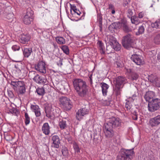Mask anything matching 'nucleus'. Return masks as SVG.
I'll return each instance as SVG.
<instances>
[{"label":"nucleus","mask_w":160,"mask_h":160,"mask_svg":"<svg viewBox=\"0 0 160 160\" xmlns=\"http://www.w3.org/2000/svg\"><path fill=\"white\" fill-rule=\"evenodd\" d=\"M120 24V22H113L109 26L108 28L109 30L117 29L118 28L117 25Z\"/></svg>","instance_id":"nucleus-34"},{"label":"nucleus","mask_w":160,"mask_h":160,"mask_svg":"<svg viewBox=\"0 0 160 160\" xmlns=\"http://www.w3.org/2000/svg\"><path fill=\"white\" fill-rule=\"evenodd\" d=\"M50 127L47 122L43 124L42 128V132L46 135H48L50 133Z\"/></svg>","instance_id":"nucleus-19"},{"label":"nucleus","mask_w":160,"mask_h":160,"mask_svg":"<svg viewBox=\"0 0 160 160\" xmlns=\"http://www.w3.org/2000/svg\"><path fill=\"white\" fill-rule=\"evenodd\" d=\"M115 85H118L120 86H123V85L125 82V78L123 77L118 76L116 78Z\"/></svg>","instance_id":"nucleus-21"},{"label":"nucleus","mask_w":160,"mask_h":160,"mask_svg":"<svg viewBox=\"0 0 160 160\" xmlns=\"http://www.w3.org/2000/svg\"><path fill=\"white\" fill-rule=\"evenodd\" d=\"M107 41L109 45L111 47L117 42L116 38L112 36H109L108 37Z\"/></svg>","instance_id":"nucleus-24"},{"label":"nucleus","mask_w":160,"mask_h":160,"mask_svg":"<svg viewBox=\"0 0 160 160\" xmlns=\"http://www.w3.org/2000/svg\"><path fill=\"white\" fill-rule=\"evenodd\" d=\"M131 59L138 65H140L144 64V61L141 58L140 56L136 54L132 55Z\"/></svg>","instance_id":"nucleus-12"},{"label":"nucleus","mask_w":160,"mask_h":160,"mask_svg":"<svg viewBox=\"0 0 160 160\" xmlns=\"http://www.w3.org/2000/svg\"><path fill=\"white\" fill-rule=\"evenodd\" d=\"M101 84L102 85L101 88L102 94L104 96L106 95L108 92V88L109 86L104 82H102L101 83Z\"/></svg>","instance_id":"nucleus-25"},{"label":"nucleus","mask_w":160,"mask_h":160,"mask_svg":"<svg viewBox=\"0 0 160 160\" xmlns=\"http://www.w3.org/2000/svg\"><path fill=\"white\" fill-rule=\"evenodd\" d=\"M151 26L152 28H160V18L154 22L152 23Z\"/></svg>","instance_id":"nucleus-29"},{"label":"nucleus","mask_w":160,"mask_h":160,"mask_svg":"<svg viewBox=\"0 0 160 160\" xmlns=\"http://www.w3.org/2000/svg\"><path fill=\"white\" fill-rule=\"evenodd\" d=\"M9 111L11 113L15 115H17L18 114V110L15 108L10 109Z\"/></svg>","instance_id":"nucleus-45"},{"label":"nucleus","mask_w":160,"mask_h":160,"mask_svg":"<svg viewBox=\"0 0 160 160\" xmlns=\"http://www.w3.org/2000/svg\"><path fill=\"white\" fill-rule=\"evenodd\" d=\"M121 45L118 42H117L115 44H114L111 47L116 51H119L121 49Z\"/></svg>","instance_id":"nucleus-32"},{"label":"nucleus","mask_w":160,"mask_h":160,"mask_svg":"<svg viewBox=\"0 0 160 160\" xmlns=\"http://www.w3.org/2000/svg\"><path fill=\"white\" fill-rule=\"evenodd\" d=\"M121 120L118 118L112 117L109 119L107 123L104 125V132L107 138H112L118 133L115 131V129L121 126Z\"/></svg>","instance_id":"nucleus-1"},{"label":"nucleus","mask_w":160,"mask_h":160,"mask_svg":"<svg viewBox=\"0 0 160 160\" xmlns=\"http://www.w3.org/2000/svg\"><path fill=\"white\" fill-rule=\"evenodd\" d=\"M43 107L46 116L48 118L51 119L52 118L59 115V109L56 107L54 110H52V105L51 103H46L44 104Z\"/></svg>","instance_id":"nucleus-3"},{"label":"nucleus","mask_w":160,"mask_h":160,"mask_svg":"<svg viewBox=\"0 0 160 160\" xmlns=\"http://www.w3.org/2000/svg\"><path fill=\"white\" fill-rule=\"evenodd\" d=\"M31 108L34 112L39 108V107L38 105H31Z\"/></svg>","instance_id":"nucleus-48"},{"label":"nucleus","mask_w":160,"mask_h":160,"mask_svg":"<svg viewBox=\"0 0 160 160\" xmlns=\"http://www.w3.org/2000/svg\"><path fill=\"white\" fill-rule=\"evenodd\" d=\"M10 84L18 95H23L25 92L26 88L23 81H12Z\"/></svg>","instance_id":"nucleus-4"},{"label":"nucleus","mask_w":160,"mask_h":160,"mask_svg":"<svg viewBox=\"0 0 160 160\" xmlns=\"http://www.w3.org/2000/svg\"><path fill=\"white\" fill-rule=\"evenodd\" d=\"M131 18L132 23L135 24L136 25H137L138 23L139 22L138 20V18H132V17Z\"/></svg>","instance_id":"nucleus-46"},{"label":"nucleus","mask_w":160,"mask_h":160,"mask_svg":"<svg viewBox=\"0 0 160 160\" xmlns=\"http://www.w3.org/2000/svg\"><path fill=\"white\" fill-rule=\"evenodd\" d=\"M63 60V58L62 59L58 57H57L56 62L58 66L61 67L62 65V61Z\"/></svg>","instance_id":"nucleus-39"},{"label":"nucleus","mask_w":160,"mask_h":160,"mask_svg":"<svg viewBox=\"0 0 160 160\" xmlns=\"http://www.w3.org/2000/svg\"><path fill=\"white\" fill-rule=\"evenodd\" d=\"M89 112V110L86 108H82L78 110L76 114V118L78 120H80L82 117L88 114Z\"/></svg>","instance_id":"nucleus-10"},{"label":"nucleus","mask_w":160,"mask_h":160,"mask_svg":"<svg viewBox=\"0 0 160 160\" xmlns=\"http://www.w3.org/2000/svg\"><path fill=\"white\" fill-rule=\"evenodd\" d=\"M47 84L44 85L41 88H38L36 90L38 94L39 95L43 96L45 93L44 88L46 86H48Z\"/></svg>","instance_id":"nucleus-26"},{"label":"nucleus","mask_w":160,"mask_h":160,"mask_svg":"<svg viewBox=\"0 0 160 160\" xmlns=\"http://www.w3.org/2000/svg\"><path fill=\"white\" fill-rule=\"evenodd\" d=\"M72 84L79 96L84 98L88 96L89 87L85 81L81 79L75 78L73 80Z\"/></svg>","instance_id":"nucleus-2"},{"label":"nucleus","mask_w":160,"mask_h":160,"mask_svg":"<svg viewBox=\"0 0 160 160\" xmlns=\"http://www.w3.org/2000/svg\"><path fill=\"white\" fill-rule=\"evenodd\" d=\"M37 73L35 71H32L29 72L28 77L31 79H33L37 74Z\"/></svg>","instance_id":"nucleus-31"},{"label":"nucleus","mask_w":160,"mask_h":160,"mask_svg":"<svg viewBox=\"0 0 160 160\" xmlns=\"http://www.w3.org/2000/svg\"><path fill=\"white\" fill-rule=\"evenodd\" d=\"M90 82L91 84H92V79L91 78H90Z\"/></svg>","instance_id":"nucleus-63"},{"label":"nucleus","mask_w":160,"mask_h":160,"mask_svg":"<svg viewBox=\"0 0 160 160\" xmlns=\"http://www.w3.org/2000/svg\"><path fill=\"white\" fill-rule=\"evenodd\" d=\"M123 86H119L118 85H115L114 87L113 90L116 96H118L121 94V88Z\"/></svg>","instance_id":"nucleus-27"},{"label":"nucleus","mask_w":160,"mask_h":160,"mask_svg":"<svg viewBox=\"0 0 160 160\" xmlns=\"http://www.w3.org/2000/svg\"><path fill=\"white\" fill-rule=\"evenodd\" d=\"M25 122L26 125L28 124L30 121V118L27 113H25Z\"/></svg>","instance_id":"nucleus-43"},{"label":"nucleus","mask_w":160,"mask_h":160,"mask_svg":"<svg viewBox=\"0 0 160 160\" xmlns=\"http://www.w3.org/2000/svg\"><path fill=\"white\" fill-rule=\"evenodd\" d=\"M74 13H76L78 15H80L81 14V12L77 9V11H76L75 12H74Z\"/></svg>","instance_id":"nucleus-59"},{"label":"nucleus","mask_w":160,"mask_h":160,"mask_svg":"<svg viewBox=\"0 0 160 160\" xmlns=\"http://www.w3.org/2000/svg\"><path fill=\"white\" fill-rule=\"evenodd\" d=\"M138 110L137 109H136L135 110H132L131 112V113L132 115H135L138 116Z\"/></svg>","instance_id":"nucleus-55"},{"label":"nucleus","mask_w":160,"mask_h":160,"mask_svg":"<svg viewBox=\"0 0 160 160\" xmlns=\"http://www.w3.org/2000/svg\"><path fill=\"white\" fill-rule=\"evenodd\" d=\"M136 96L135 94H134L131 97H129L128 99L130 101V102H133L134 100L136 99Z\"/></svg>","instance_id":"nucleus-54"},{"label":"nucleus","mask_w":160,"mask_h":160,"mask_svg":"<svg viewBox=\"0 0 160 160\" xmlns=\"http://www.w3.org/2000/svg\"><path fill=\"white\" fill-rule=\"evenodd\" d=\"M133 37L130 34H127L124 36L122 39V46L127 49L133 48Z\"/></svg>","instance_id":"nucleus-5"},{"label":"nucleus","mask_w":160,"mask_h":160,"mask_svg":"<svg viewBox=\"0 0 160 160\" xmlns=\"http://www.w3.org/2000/svg\"><path fill=\"white\" fill-rule=\"evenodd\" d=\"M153 83L155 84L156 86L160 87V80L158 79V78L156 79L155 82H153Z\"/></svg>","instance_id":"nucleus-50"},{"label":"nucleus","mask_w":160,"mask_h":160,"mask_svg":"<svg viewBox=\"0 0 160 160\" xmlns=\"http://www.w3.org/2000/svg\"><path fill=\"white\" fill-rule=\"evenodd\" d=\"M5 139L7 141H10L12 139V137L11 135L7 133L4 134Z\"/></svg>","instance_id":"nucleus-44"},{"label":"nucleus","mask_w":160,"mask_h":160,"mask_svg":"<svg viewBox=\"0 0 160 160\" xmlns=\"http://www.w3.org/2000/svg\"><path fill=\"white\" fill-rule=\"evenodd\" d=\"M133 13L132 10L130 9H128V15L127 16L129 18H131L132 17V15H133Z\"/></svg>","instance_id":"nucleus-51"},{"label":"nucleus","mask_w":160,"mask_h":160,"mask_svg":"<svg viewBox=\"0 0 160 160\" xmlns=\"http://www.w3.org/2000/svg\"><path fill=\"white\" fill-rule=\"evenodd\" d=\"M145 27L146 25L145 24H142V25L139 27L138 29L139 34H142L144 33Z\"/></svg>","instance_id":"nucleus-35"},{"label":"nucleus","mask_w":160,"mask_h":160,"mask_svg":"<svg viewBox=\"0 0 160 160\" xmlns=\"http://www.w3.org/2000/svg\"><path fill=\"white\" fill-rule=\"evenodd\" d=\"M62 154L63 156H67L68 154V148L66 147H63L62 150Z\"/></svg>","instance_id":"nucleus-40"},{"label":"nucleus","mask_w":160,"mask_h":160,"mask_svg":"<svg viewBox=\"0 0 160 160\" xmlns=\"http://www.w3.org/2000/svg\"><path fill=\"white\" fill-rule=\"evenodd\" d=\"M115 12L114 9L112 10L111 13L112 14H114L115 13Z\"/></svg>","instance_id":"nucleus-62"},{"label":"nucleus","mask_w":160,"mask_h":160,"mask_svg":"<svg viewBox=\"0 0 160 160\" xmlns=\"http://www.w3.org/2000/svg\"><path fill=\"white\" fill-rule=\"evenodd\" d=\"M56 40L57 42L59 44H63L65 43V39L62 37H57Z\"/></svg>","instance_id":"nucleus-33"},{"label":"nucleus","mask_w":160,"mask_h":160,"mask_svg":"<svg viewBox=\"0 0 160 160\" xmlns=\"http://www.w3.org/2000/svg\"><path fill=\"white\" fill-rule=\"evenodd\" d=\"M138 17L139 18H141L143 17V16L142 14V12H140L139 13Z\"/></svg>","instance_id":"nucleus-61"},{"label":"nucleus","mask_w":160,"mask_h":160,"mask_svg":"<svg viewBox=\"0 0 160 160\" xmlns=\"http://www.w3.org/2000/svg\"><path fill=\"white\" fill-rule=\"evenodd\" d=\"M22 50L24 57L26 58L28 57L32 52V49L31 48H24L23 49L22 48Z\"/></svg>","instance_id":"nucleus-23"},{"label":"nucleus","mask_w":160,"mask_h":160,"mask_svg":"<svg viewBox=\"0 0 160 160\" xmlns=\"http://www.w3.org/2000/svg\"><path fill=\"white\" fill-rule=\"evenodd\" d=\"M157 78V76L151 74L149 76L148 79L150 82L153 83L154 82H155V81Z\"/></svg>","instance_id":"nucleus-37"},{"label":"nucleus","mask_w":160,"mask_h":160,"mask_svg":"<svg viewBox=\"0 0 160 160\" xmlns=\"http://www.w3.org/2000/svg\"><path fill=\"white\" fill-rule=\"evenodd\" d=\"M13 16V14L11 13H9L7 15L6 18L8 22H12L14 18Z\"/></svg>","instance_id":"nucleus-41"},{"label":"nucleus","mask_w":160,"mask_h":160,"mask_svg":"<svg viewBox=\"0 0 160 160\" xmlns=\"http://www.w3.org/2000/svg\"><path fill=\"white\" fill-rule=\"evenodd\" d=\"M33 80L36 83L38 84L44 83L46 82V79H43L42 77L40 76L38 74L36 76Z\"/></svg>","instance_id":"nucleus-22"},{"label":"nucleus","mask_w":160,"mask_h":160,"mask_svg":"<svg viewBox=\"0 0 160 160\" xmlns=\"http://www.w3.org/2000/svg\"><path fill=\"white\" fill-rule=\"evenodd\" d=\"M154 42L158 44H160V33L157 34L154 38Z\"/></svg>","instance_id":"nucleus-36"},{"label":"nucleus","mask_w":160,"mask_h":160,"mask_svg":"<svg viewBox=\"0 0 160 160\" xmlns=\"http://www.w3.org/2000/svg\"><path fill=\"white\" fill-rule=\"evenodd\" d=\"M45 65V62L42 61H40L35 65V68L41 72L45 73L46 72Z\"/></svg>","instance_id":"nucleus-11"},{"label":"nucleus","mask_w":160,"mask_h":160,"mask_svg":"<svg viewBox=\"0 0 160 160\" xmlns=\"http://www.w3.org/2000/svg\"><path fill=\"white\" fill-rule=\"evenodd\" d=\"M2 12V9H1V6H0V15L1 14V12Z\"/></svg>","instance_id":"nucleus-64"},{"label":"nucleus","mask_w":160,"mask_h":160,"mask_svg":"<svg viewBox=\"0 0 160 160\" xmlns=\"http://www.w3.org/2000/svg\"><path fill=\"white\" fill-rule=\"evenodd\" d=\"M128 72L129 73V79L132 81H136L139 77V74L129 69Z\"/></svg>","instance_id":"nucleus-15"},{"label":"nucleus","mask_w":160,"mask_h":160,"mask_svg":"<svg viewBox=\"0 0 160 160\" xmlns=\"http://www.w3.org/2000/svg\"><path fill=\"white\" fill-rule=\"evenodd\" d=\"M132 119L134 120H136L138 119V116H137L132 115Z\"/></svg>","instance_id":"nucleus-60"},{"label":"nucleus","mask_w":160,"mask_h":160,"mask_svg":"<svg viewBox=\"0 0 160 160\" xmlns=\"http://www.w3.org/2000/svg\"><path fill=\"white\" fill-rule=\"evenodd\" d=\"M149 123L152 127L158 126L160 123V115H158L151 119Z\"/></svg>","instance_id":"nucleus-14"},{"label":"nucleus","mask_w":160,"mask_h":160,"mask_svg":"<svg viewBox=\"0 0 160 160\" xmlns=\"http://www.w3.org/2000/svg\"><path fill=\"white\" fill-rule=\"evenodd\" d=\"M108 8L109 9H111V10L114 9L113 5L111 4H110L109 5Z\"/></svg>","instance_id":"nucleus-58"},{"label":"nucleus","mask_w":160,"mask_h":160,"mask_svg":"<svg viewBox=\"0 0 160 160\" xmlns=\"http://www.w3.org/2000/svg\"><path fill=\"white\" fill-rule=\"evenodd\" d=\"M155 96V93L151 91H148L145 94L144 96V98L146 101L149 102L151 101V99H154L153 97Z\"/></svg>","instance_id":"nucleus-16"},{"label":"nucleus","mask_w":160,"mask_h":160,"mask_svg":"<svg viewBox=\"0 0 160 160\" xmlns=\"http://www.w3.org/2000/svg\"><path fill=\"white\" fill-rule=\"evenodd\" d=\"M69 121L66 118L62 119L59 123L60 128L62 129H64L67 127V122Z\"/></svg>","instance_id":"nucleus-20"},{"label":"nucleus","mask_w":160,"mask_h":160,"mask_svg":"<svg viewBox=\"0 0 160 160\" xmlns=\"http://www.w3.org/2000/svg\"><path fill=\"white\" fill-rule=\"evenodd\" d=\"M59 104L64 110L69 111L72 108V105L70 99L65 97H61L59 99Z\"/></svg>","instance_id":"nucleus-7"},{"label":"nucleus","mask_w":160,"mask_h":160,"mask_svg":"<svg viewBox=\"0 0 160 160\" xmlns=\"http://www.w3.org/2000/svg\"><path fill=\"white\" fill-rule=\"evenodd\" d=\"M70 8H71V13L72 14V10L73 11L75 12L76 11H77V8L74 5H73L71 4H70Z\"/></svg>","instance_id":"nucleus-53"},{"label":"nucleus","mask_w":160,"mask_h":160,"mask_svg":"<svg viewBox=\"0 0 160 160\" xmlns=\"http://www.w3.org/2000/svg\"><path fill=\"white\" fill-rule=\"evenodd\" d=\"M133 149L123 150L120 154L117 156L116 160H131L132 156L134 153Z\"/></svg>","instance_id":"nucleus-6"},{"label":"nucleus","mask_w":160,"mask_h":160,"mask_svg":"<svg viewBox=\"0 0 160 160\" xmlns=\"http://www.w3.org/2000/svg\"><path fill=\"white\" fill-rule=\"evenodd\" d=\"M130 101L129 100L127 101L125 104V108L127 110H130L131 108V105H130Z\"/></svg>","instance_id":"nucleus-47"},{"label":"nucleus","mask_w":160,"mask_h":160,"mask_svg":"<svg viewBox=\"0 0 160 160\" xmlns=\"http://www.w3.org/2000/svg\"><path fill=\"white\" fill-rule=\"evenodd\" d=\"M131 0H124L123 5L124 7H125L130 2Z\"/></svg>","instance_id":"nucleus-56"},{"label":"nucleus","mask_w":160,"mask_h":160,"mask_svg":"<svg viewBox=\"0 0 160 160\" xmlns=\"http://www.w3.org/2000/svg\"><path fill=\"white\" fill-rule=\"evenodd\" d=\"M31 36L29 34H22L21 35L20 42L23 44H27Z\"/></svg>","instance_id":"nucleus-17"},{"label":"nucleus","mask_w":160,"mask_h":160,"mask_svg":"<svg viewBox=\"0 0 160 160\" xmlns=\"http://www.w3.org/2000/svg\"><path fill=\"white\" fill-rule=\"evenodd\" d=\"M52 147L55 148H58L60 143V140L59 137L57 135L52 136Z\"/></svg>","instance_id":"nucleus-13"},{"label":"nucleus","mask_w":160,"mask_h":160,"mask_svg":"<svg viewBox=\"0 0 160 160\" xmlns=\"http://www.w3.org/2000/svg\"><path fill=\"white\" fill-rule=\"evenodd\" d=\"M120 24L122 29L125 32H128L131 31V29L129 27L127 21L126 20H122Z\"/></svg>","instance_id":"nucleus-18"},{"label":"nucleus","mask_w":160,"mask_h":160,"mask_svg":"<svg viewBox=\"0 0 160 160\" xmlns=\"http://www.w3.org/2000/svg\"><path fill=\"white\" fill-rule=\"evenodd\" d=\"M98 45V46L100 52L102 54L105 53V51L104 50V47L103 43L101 41H98L97 43Z\"/></svg>","instance_id":"nucleus-28"},{"label":"nucleus","mask_w":160,"mask_h":160,"mask_svg":"<svg viewBox=\"0 0 160 160\" xmlns=\"http://www.w3.org/2000/svg\"><path fill=\"white\" fill-rule=\"evenodd\" d=\"M33 13V12L30 8L27 9L26 14L23 18V21L25 24L28 25L31 24L33 20L32 17Z\"/></svg>","instance_id":"nucleus-9"},{"label":"nucleus","mask_w":160,"mask_h":160,"mask_svg":"<svg viewBox=\"0 0 160 160\" xmlns=\"http://www.w3.org/2000/svg\"><path fill=\"white\" fill-rule=\"evenodd\" d=\"M73 147L75 153H78L80 152V148L76 142H74L73 143Z\"/></svg>","instance_id":"nucleus-42"},{"label":"nucleus","mask_w":160,"mask_h":160,"mask_svg":"<svg viewBox=\"0 0 160 160\" xmlns=\"http://www.w3.org/2000/svg\"><path fill=\"white\" fill-rule=\"evenodd\" d=\"M102 17L101 15H98V20L99 22V26L100 28V31L102 32Z\"/></svg>","instance_id":"nucleus-30"},{"label":"nucleus","mask_w":160,"mask_h":160,"mask_svg":"<svg viewBox=\"0 0 160 160\" xmlns=\"http://www.w3.org/2000/svg\"><path fill=\"white\" fill-rule=\"evenodd\" d=\"M34 112L37 117H39L40 116L41 113L39 108Z\"/></svg>","instance_id":"nucleus-52"},{"label":"nucleus","mask_w":160,"mask_h":160,"mask_svg":"<svg viewBox=\"0 0 160 160\" xmlns=\"http://www.w3.org/2000/svg\"><path fill=\"white\" fill-rule=\"evenodd\" d=\"M20 48V46L16 45H14L12 47V49L14 51L19 50Z\"/></svg>","instance_id":"nucleus-49"},{"label":"nucleus","mask_w":160,"mask_h":160,"mask_svg":"<svg viewBox=\"0 0 160 160\" xmlns=\"http://www.w3.org/2000/svg\"><path fill=\"white\" fill-rule=\"evenodd\" d=\"M61 49L66 54H69V52L68 47L66 45H63Z\"/></svg>","instance_id":"nucleus-38"},{"label":"nucleus","mask_w":160,"mask_h":160,"mask_svg":"<svg viewBox=\"0 0 160 160\" xmlns=\"http://www.w3.org/2000/svg\"><path fill=\"white\" fill-rule=\"evenodd\" d=\"M160 107V99L156 98L152 99L149 101L148 104V108L149 111L153 112L158 110Z\"/></svg>","instance_id":"nucleus-8"},{"label":"nucleus","mask_w":160,"mask_h":160,"mask_svg":"<svg viewBox=\"0 0 160 160\" xmlns=\"http://www.w3.org/2000/svg\"><path fill=\"white\" fill-rule=\"evenodd\" d=\"M112 102V101L111 100H106V101L104 102V104L106 106H111V104Z\"/></svg>","instance_id":"nucleus-57"}]
</instances>
